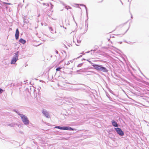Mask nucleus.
I'll return each instance as SVG.
<instances>
[{"mask_svg": "<svg viewBox=\"0 0 149 149\" xmlns=\"http://www.w3.org/2000/svg\"><path fill=\"white\" fill-rule=\"evenodd\" d=\"M11 143L15 145L16 146V147H17L20 146L19 143L18 142L15 141H13Z\"/></svg>", "mask_w": 149, "mask_h": 149, "instance_id": "nucleus-9", "label": "nucleus"}, {"mask_svg": "<svg viewBox=\"0 0 149 149\" xmlns=\"http://www.w3.org/2000/svg\"><path fill=\"white\" fill-rule=\"evenodd\" d=\"M40 88H41L40 87V88H38V95H39V94H40Z\"/></svg>", "mask_w": 149, "mask_h": 149, "instance_id": "nucleus-25", "label": "nucleus"}, {"mask_svg": "<svg viewBox=\"0 0 149 149\" xmlns=\"http://www.w3.org/2000/svg\"><path fill=\"white\" fill-rule=\"evenodd\" d=\"M118 42L120 43V44H121L122 43V42Z\"/></svg>", "mask_w": 149, "mask_h": 149, "instance_id": "nucleus-48", "label": "nucleus"}, {"mask_svg": "<svg viewBox=\"0 0 149 149\" xmlns=\"http://www.w3.org/2000/svg\"><path fill=\"white\" fill-rule=\"evenodd\" d=\"M76 45H77V46H78V45H77V44H76Z\"/></svg>", "mask_w": 149, "mask_h": 149, "instance_id": "nucleus-56", "label": "nucleus"}, {"mask_svg": "<svg viewBox=\"0 0 149 149\" xmlns=\"http://www.w3.org/2000/svg\"><path fill=\"white\" fill-rule=\"evenodd\" d=\"M65 130L75 131V133L78 131V130L77 129L72 128L69 126H65Z\"/></svg>", "mask_w": 149, "mask_h": 149, "instance_id": "nucleus-5", "label": "nucleus"}, {"mask_svg": "<svg viewBox=\"0 0 149 149\" xmlns=\"http://www.w3.org/2000/svg\"><path fill=\"white\" fill-rule=\"evenodd\" d=\"M93 68H92V67H88L87 68H84V69H86V71L87 70H88V69H93Z\"/></svg>", "mask_w": 149, "mask_h": 149, "instance_id": "nucleus-22", "label": "nucleus"}, {"mask_svg": "<svg viewBox=\"0 0 149 149\" xmlns=\"http://www.w3.org/2000/svg\"><path fill=\"white\" fill-rule=\"evenodd\" d=\"M87 61H88L90 64H91L92 65V66H93V64H95V63H92L91 61H89V60L88 59H87L86 60Z\"/></svg>", "mask_w": 149, "mask_h": 149, "instance_id": "nucleus-19", "label": "nucleus"}, {"mask_svg": "<svg viewBox=\"0 0 149 149\" xmlns=\"http://www.w3.org/2000/svg\"><path fill=\"white\" fill-rule=\"evenodd\" d=\"M127 30L126 31V32H127Z\"/></svg>", "mask_w": 149, "mask_h": 149, "instance_id": "nucleus-63", "label": "nucleus"}, {"mask_svg": "<svg viewBox=\"0 0 149 149\" xmlns=\"http://www.w3.org/2000/svg\"><path fill=\"white\" fill-rule=\"evenodd\" d=\"M40 14H39L38 15V17H40Z\"/></svg>", "mask_w": 149, "mask_h": 149, "instance_id": "nucleus-45", "label": "nucleus"}, {"mask_svg": "<svg viewBox=\"0 0 149 149\" xmlns=\"http://www.w3.org/2000/svg\"><path fill=\"white\" fill-rule=\"evenodd\" d=\"M19 52L17 51L15 53V55L13 56L11 61V64H14L18 59Z\"/></svg>", "mask_w": 149, "mask_h": 149, "instance_id": "nucleus-3", "label": "nucleus"}, {"mask_svg": "<svg viewBox=\"0 0 149 149\" xmlns=\"http://www.w3.org/2000/svg\"><path fill=\"white\" fill-rule=\"evenodd\" d=\"M120 2L121 3L122 5H123V3L121 1V0H120Z\"/></svg>", "mask_w": 149, "mask_h": 149, "instance_id": "nucleus-46", "label": "nucleus"}, {"mask_svg": "<svg viewBox=\"0 0 149 149\" xmlns=\"http://www.w3.org/2000/svg\"><path fill=\"white\" fill-rule=\"evenodd\" d=\"M4 91V90L1 88H0V94H1Z\"/></svg>", "mask_w": 149, "mask_h": 149, "instance_id": "nucleus-26", "label": "nucleus"}, {"mask_svg": "<svg viewBox=\"0 0 149 149\" xmlns=\"http://www.w3.org/2000/svg\"><path fill=\"white\" fill-rule=\"evenodd\" d=\"M110 40V39H108V41H109Z\"/></svg>", "mask_w": 149, "mask_h": 149, "instance_id": "nucleus-61", "label": "nucleus"}, {"mask_svg": "<svg viewBox=\"0 0 149 149\" xmlns=\"http://www.w3.org/2000/svg\"><path fill=\"white\" fill-rule=\"evenodd\" d=\"M82 56V55H80V56H79V57H77V58H74L73 60H70V62H71V63H72L73 62V60H75V59H78V58H79L81 57Z\"/></svg>", "mask_w": 149, "mask_h": 149, "instance_id": "nucleus-16", "label": "nucleus"}, {"mask_svg": "<svg viewBox=\"0 0 149 149\" xmlns=\"http://www.w3.org/2000/svg\"><path fill=\"white\" fill-rule=\"evenodd\" d=\"M47 25V23H45V26H46Z\"/></svg>", "mask_w": 149, "mask_h": 149, "instance_id": "nucleus-50", "label": "nucleus"}, {"mask_svg": "<svg viewBox=\"0 0 149 149\" xmlns=\"http://www.w3.org/2000/svg\"><path fill=\"white\" fill-rule=\"evenodd\" d=\"M50 4L51 5V9H52L53 8V7L54 6L51 3H50Z\"/></svg>", "mask_w": 149, "mask_h": 149, "instance_id": "nucleus-34", "label": "nucleus"}, {"mask_svg": "<svg viewBox=\"0 0 149 149\" xmlns=\"http://www.w3.org/2000/svg\"><path fill=\"white\" fill-rule=\"evenodd\" d=\"M131 18H133V16H132V15L131 16Z\"/></svg>", "mask_w": 149, "mask_h": 149, "instance_id": "nucleus-52", "label": "nucleus"}, {"mask_svg": "<svg viewBox=\"0 0 149 149\" xmlns=\"http://www.w3.org/2000/svg\"><path fill=\"white\" fill-rule=\"evenodd\" d=\"M23 20H26V17L25 16H24V17H23Z\"/></svg>", "mask_w": 149, "mask_h": 149, "instance_id": "nucleus-33", "label": "nucleus"}, {"mask_svg": "<svg viewBox=\"0 0 149 149\" xmlns=\"http://www.w3.org/2000/svg\"><path fill=\"white\" fill-rule=\"evenodd\" d=\"M52 55H51V56H50V57H51V58H52Z\"/></svg>", "mask_w": 149, "mask_h": 149, "instance_id": "nucleus-54", "label": "nucleus"}, {"mask_svg": "<svg viewBox=\"0 0 149 149\" xmlns=\"http://www.w3.org/2000/svg\"><path fill=\"white\" fill-rule=\"evenodd\" d=\"M88 20V18H87V20L85 21V26H87L86 31L87 30L88 27V23L87 22V20Z\"/></svg>", "mask_w": 149, "mask_h": 149, "instance_id": "nucleus-14", "label": "nucleus"}, {"mask_svg": "<svg viewBox=\"0 0 149 149\" xmlns=\"http://www.w3.org/2000/svg\"><path fill=\"white\" fill-rule=\"evenodd\" d=\"M83 60H86V59H85V58H83L82 59V61Z\"/></svg>", "mask_w": 149, "mask_h": 149, "instance_id": "nucleus-49", "label": "nucleus"}, {"mask_svg": "<svg viewBox=\"0 0 149 149\" xmlns=\"http://www.w3.org/2000/svg\"><path fill=\"white\" fill-rule=\"evenodd\" d=\"M109 98L110 100L112 101V98L111 97H109Z\"/></svg>", "mask_w": 149, "mask_h": 149, "instance_id": "nucleus-36", "label": "nucleus"}, {"mask_svg": "<svg viewBox=\"0 0 149 149\" xmlns=\"http://www.w3.org/2000/svg\"><path fill=\"white\" fill-rule=\"evenodd\" d=\"M106 95L109 98L110 97L109 95L106 92Z\"/></svg>", "mask_w": 149, "mask_h": 149, "instance_id": "nucleus-27", "label": "nucleus"}, {"mask_svg": "<svg viewBox=\"0 0 149 149\" xmlns=\"http://www.w3.org/2000/svg\"><path fill=\"white\" fill-rule=\"evenodd\" d=\"M78 102L82 104H87L86 103V102H87L86 101H84L82 100H78Z\"/></svg>", "mask_w": 149, "mask_h": 149, "instance_id": "nucleus-11", "label": "nucleus"}, {"mask_svg": "<svg viewBox=\"0 0 149 149\" xmlns=\"http://www.w3.org/2000/svg\"><path fill=\"white\" fill-rule=\"evenodd\" d=\"M55 128H57L61 130V126H56L54 127Z\"/></svg>", "mask_w": 149, "mask_h": 149, "instance_id": "nucleus-18", "label": "nucleus"}, {"mask_svg": "<svg viewBox=\"0 0 149 149\" xmlns=\"http://www.w3.org/2000/svg\"><path fill=\"white\" fill-rule=\"evenodd\" d=\"M77 72H86V69L84 68H82L79 70H77Z\"/></svg>", "mask_w": 149, "mask_h": 149, "instance_id": "nucleus-12", "label": "nucleus"}, {"mask_svg": "<svg viewBox=\"0 0 149 149\" xmlns=\"http://www.w3.org/2000/svg\"><path fill=\"white\" fill-rule=\"evenodd\" d=\"M23 22L24 23H28L29 22V21L27 20H23Z\"/></svg>", "mask_w": 149, "mask_h": 149, "instance_id": "nucleus-28", "label": "nucleus"}, {"mask_svg": "<svg viewBox=\"0 0 149 149\" xmlns=\"http://www.w3.org/2000/svg\"><path fill=\"white\" fill-rule=\"evenodd\" d=\"M61 68V67H58V68H57L56 69V70L57 71H60V70H61V68Z\"/></svg>", "mask_w": 149, "mask_h": 149, "instance_id": "nucleus-20", "label": "nucleus"}, {"mask_svg": "<svg viewBox=\"0 0 149 149\" xmlns=\"http://www.w3.org/2000/svg\"><path fill=\"white\" fill-rule=\"evenodd\" d=\"M90 52V51H88L86 52V53H89V52Z\"/></svg>", "mask_w": 149, "mask_h": 149, "instance_id": "nucleus-51", "label": "nucleus"}, {"mask_svg": "<svg viewBox=\"0 0 149 149\" xmlns=\"http://www.w3.org/2000/svg\"><path fill=\"white\" fill-rule=\"evenodd\" d=\"M15 125V124H13V123H12L11 124H8L7 125L10 126L11 127H13Z\"/></svg>", "mask_w": 149, "mask_h": 149, "instance_id": "nucleus-17", "label": "nucleus"}, {"mask_svg": "<svg viewBox=\"0 0 149 149\" xmlns=\"http://www.w3.org/2000/svg\"><path fill=\"white\" fill-rule=\"evenodd\" d=\"M68 7H65V8L67 9V10H68V9H71V7H70V6H68Z\"/></svg>", "mask_w": 149, "mask_h": 149, "instance_id": "nucleus-31", "label": "nucleus"}, {"mask_svg": "<svg viewBox=\"0 0 149 149\" xmlns=\"http://www.w3.org/2000/svg\"><path fill=\"white\" fill-rule=\"evenodd\" d=\"M19 31L18 28H17L16 30L15 37L16 40H17L19 38Z\"/></svg>", "mask_w": 149, "mask_h": 149, "instance_id": "nucleus-7", "label": "nucleus"}, {"mask_svg": "<svg viewBox=\"0 0 149 149\" xmlns=\"http://www.w3.org/2000/svg\"><path fill=\"white\" fill-rule=\"evenodd\" d=\"M80 6H84V7L85 6V5H84V4H81L80 5Z\"/></svg>", "mask_w": 149, "mask_h": 149, "instance_id": "nucleus-38", "label": "nucleus"}, {"mask_svg": "<svg viewBox=\"0 0 149 149\" xmlns=\"http://www.w3.org/2000/svg\"><path fill=\"white\" fill-rule=\"evenodd\" d=\"M55 33H56V31H55Z\"/></svg>", "mask_w": 149, "mask_h": 149, "instance_id": "nucleus-57", "label": "nucleus"}, {"mask_svg": "<svg viewBox=\"0 0 149 149\" xmlns=\"http://www.w3.org/2000/svg\"><path fill=\"white\" fill-rule=\"evenodd\" d=\"M85 30H86V29H85Z\"/></svg>", "mask_w": 149, "mask_h": 149, "instance_id": "nucleus-62", "label": "nucleus"}, {"mask_svg": "<svg viewBox=\"0 0 149 149\" xmlns=\"http://www.w3.org/2000/svg\"><path fill=\"white\" fill-rule=\"evenodd\" d=\"M83 63H81L77 65V67H81L83 65Z\"/></svg>", "mask_w": 149, "mask_h": 149, "instance_id": "nucleus-24", "label": "nucleus"}, {"mask_svg": "<svg viewBox=\"0 0 149 149\" xmlns=\"http://www.w3.org/2000/svg\"><path fill=\"white\" fill-rule=\"evenodd\" d=\"M31 88H30V90H31Z\"/></svg>", "mask_w": 149, "mask_h": 149, "instance_id": "nucleus-55", "label": "nucleus"}, {"mask_svg": "<svg viewBox=\"0 0 149 149\" xmlns=\"http://www.w3.org/2000/svg\"><path fill=\"white\" fill-rule=\"evenodd\" d=\"M41 24L42 26H43V23H42V22H41Z\"/></svg>", "mask_w": 149, "mask_h": 149, "instance_id": "nucleus-47", "label": "nucleus"}, {"mask_svg": "<svg viewBox=\"0 0 149 149\" xmlns=\"http://www.w3.org/2000/svg\"><path fill=\"white\" fill-rule=\"evenodd\" d=\"M82 85H84L85 86V85H84V84H82Z\"/></svg>", "mask_w": 149, "mask_h": 149, "instance_id": "nucleus-60", "label": "nucleus"}, {"mask_svg": "<svg viewBox=\"0 0 149 149\" xmlns=\"http://www.w3.org/2000/svg\"><path fill=\"white\" fill-rule=\"evenodd\" d=\"M124 42H126V43H127V42L126 41H124Z\"/></svg>", "mask_w": 149, "mask_h": 149, "instance_id": "nucleus-53", "label": "nucleus"}, {"mask_svg": "<svg viewBox=\"0 0 149 149\" xmlns=\"http://www.w3.org/2000/svg\"><path fill=\"white\" fill-rule=\"evenodd\" d=\"M19 41L20 43L23 44L25 43L26 42V41L25 40L23 39L22 38H20L19 39Z\"/></svg>", "mask_w": 149, "mask_h": 149, "instance_id": "nucleus-10", "label": "nucleus"}, {"mask_svg": "<svg viewBox=\"0 0 149 149\" xmlns=\"http://www.w3.org/2000/svg\"><path fill=\"white\" fill-rule=\"evenodd\" d=\"M65 126H61V130H65Z\"/></svg>", "mask_w": 149, "mask_h": 149, "instance_id": "nucleus-29", "label": "nucleus"}, {"mask_svg": "<svg viewBox=\"0 0 149 149\" xmlns=\"http://www.w3.org/2000/svg\"><path fill=\"white\" fill-rule=\"evenodd\" d=\"M42 113L44 116L47 118H49L50 116L49 115V113L46 110L43 109L42 110Z\"/></svg>", "mask_w": 149, "mask_h": 149, "instance_id": "nucleus-6", "label": "nucleus"}, {"mask_svg": "<svg viewBox=\"0 0 149 149\" xmlns=\"http://www.w3.org/2000/svg\"><path fill=\"white\" fill-rule=\"evenodd\" d=\"M64 52H65V53H66L65 51H64Z\"/></svg>", "mask_w": 149, "mask_h": 149, "instance_id": "nucleus-59", "label": "nucleus"}, {"mask_svg": "<svg viewBox=\"0 0 149 149\" xmlns=\"http://www.w3.org/2000/svg\"><path fill=\"white\" fill-rule=\"evenodd\" d=\"M49 30L51 31H52V32H51V33H53V32H52V31H53V30L52 27H49Z\"/></svg>", "mask_w": 149, "mask_h": 149, "instance_id": "nucleus-23", "label": "nucleus"}, {"mask_svg": "<svg viewBox=\"0 0 149 149\" xmlns=\"http://www.w3.org/2000/svg\"><path fill=\"white\" fill-rule=\"evenodd\" d=\"M42 4L43 5H46V3H42Z\"/></svg>", "mask_w": 149, "mask_h": 149, "instance_id": "nucleus-42", "label": "nucleus"}, {"mask_svg": "<svg viewBox=\"0 0 149 149\" xmlns=\"http://www.w3.org/2000/svg\"><path fill=\"white\" fill-rule=\"evenodd\" d=\"M19 115L21 118L22 121L25 125H27L29 124V121L27 116L21 114H19Z\"/></svg>", "mask_w": 149, "mask_h": 149, "instance_id": "nucleus-2", "label": "nucleus"}, {"mask_svg": "<svg viewBox=\"0 0 149 149\" xmlns=\"http://www.w3.org/2000/svg\"><path fill=\"white\" fill-rule=\"evenodd\" d=\"M13 111L14 112H15V113H17L18 114V115H19V114H20L17 109H14L13 110Z\"/></svg>", "mask_w": 149, "mask_h": 149, "instance_id": "nucleus-15", "label": "nucleus"}, {"mask_svg": "<svg viewBox=\"0 0 149 149\" xmlns=\"http://www.w3.org/2000/svg\"><path fill=\"white\" fill-rule=\"evenodd\" d=\"M70 61H69L68 62V63H67V65H69V64H70Z\"/></svg>", "mask_w": 149, "mask_h": 149, "instance_id": "nucleus-40", "label": "nucleus"}, {"mask_svg": "<svg viewBox=\"0 0 149 149\" xmlns=\"http://www.w3.org/2000/svg\"><path fill=\"white\" fill-rule=\"evenodd\" d=\"M108 90L112 94H113L114 95V94L113 93V92L110 88H108Z\"/></svg>", "mask_w": 149, "mask_h": 149, "instance_id": "nucleus-21", "label": "nucleus"}, {"mask_svg": "<svg viewBox=\"0 0 149 149\" xmlns=\"http://www.w3.org/2000/svg\"><path fill=\"white\" fill-rule=\"evenodd\" d=\"M98 48V47L97 46H95L94 47L95 48L93 50L92 49L91 50V51H93V52L95 53V51Z\"/></svg>", "mask_w": 149, "mask_h": 149, "instance_id": "nucleus-13", "label": "nucleus"}, {"mask_svg": "<svg viewBox=\"0 0 149 149\" xmlns=\"http://www.w3.org/2000/svg\"><path fill=\"white\" fill-rule=\"evenodd\" d=\"M93 69L98 72H103L107 73L108 70L105 67L100 64H95L93 65Z\"/></svg>", "mask_w": 149, "mask_h": 149, "instance_id": "nucleus-1", "label": "nucleus"}, {"mask_svg": "<svg viewBox=\"0 0 149 149\" xmlns=\"http://www.w3.org/2000/svg\"><path fill=\"white\" fill-rule=\"evenodd\" d=\"M86 15L87 16V18H88V10L86 11Z\"/></svg>", "mask_w": 149, "mask_h": 149, "instance_id": "nucleus-32", "label": "nucleus"}, {"mask_svg": "<svg viewBox=\"0 0 149 149\" xmlns=\"http://www.w3.org/2000/svg\"><path fill=\"white\" fill-rule=\"evenodd\" d=\"M46 5H47V6H49V3H46Z\"/></svg>", "mask_w": 149, "mask_h": 149, "instance_id": "nucleus-41", "label": "nucleus"}, {"mask_svg": "<svg viewBox=\"0 0 149 149\" xmlns=\"http://www.w3.org/2000/svg\"><path fill=\"white\" fill-rule=\"evenodd\" d=\"M55 52L56 53V54H58V52L57 50H55Z\"/></svg>", "mask_w": 149, "mask_h": 149, "instance_id": "nucleus-37", "label": "nucleus"}, {"mask_svg": "<svg viewBox=\"0 0 149 149\" xmlns=\"http://www.w3.org/2000/svg\"><path fill=\"white\" fill-rule=\"evenodd\" d=\"M77 42L78 44H79V43H80V42H81V41L79 40H78V39H77Z\"/></svg>", "mask_w": 149, "mask_h": 149, "instance_id": "nucleus-30", "label": "nucleus"}, {"mask_svg": "<svg viewBox=\"0 0 149 149\" xmlns=\"http://www.w3.org/2000/svg\"><path fill=\"white\" fill-rule=\"evenodd\" d=\"M4 3L5 4H7V5H10L11 4V3H10L5 2V3Z\"/></svg>", "mask_w": 149, "mask_h": 149, "instance_id": "nucleus-35", "label": "nucleus"}, {"mask_svg": "<svg viewBox=\"0 0 149 149\" xmlns=\"http://www.w3.org/2000/svg\"><path fill=\"white\" fill-rule=\"evenodd\" d=\"M114 130L116 131L117 133L120 136H123L124 135V132L122 129L119 127L114 128Z\"/></svg>", "mask_w": 149, "mask_h": 149, "instance_id": "nucleus-4", "label": "nucleus"}, {"mask_svg": "<svg viewBox=\"0 0 149 149\" xmlns=\"http://www.w3.org/2000/svg\"><path fill=\"white\" fill-rule=\"evenodd\" d=\"M32 89H33L34 91V92H35V91H36V90H35V89L33 88V87Z\"/></svg>", "mask_w": 149, "mask_h": 149, "instance_id": "nucleus-43", "label": "nucleus"}, {"mask_svg": "<svg viewBox=\"0 0 149 149\" xmlns=\"http://www.w3.org/2000/svg\"><path fill=\"white\" fill-rule=\"evenodd\" d=\"M20 133L21 134H24V133L23 132H22V131H20Z\"/></svg>", "mask_w": 149, "mask_h": 149, "instance_id": "nucleus-44", "label": "nucleus"}, {"mask_svg": "<svg viewBox=\"0 0 149 149\" xmlns=\"http://www.w3.org/2000/svg\"><path fill=\"white\" fill-rule=\"evenodd\" d=\"M111 123L113 127H118V125L114 120H113L111 121Z\"/></svg>", "mask_w": 149, "mask_h": 149, "instance_id": "nucleus-8", "label": "nucleus"}, {"mask_svg": "<svg viewBox=\"0 0 149 149\" xmlns=\"http://www.w3.org/2000/svg\"><path fill=\"white\" fill-rule=\"evenodd\" d=\"M85 8V9H86V10H87V7L86 6H84Z\"/></svg>", "mask_w": 149, "mask_h": 149, "instance_id": "nucleus-39", "label": "nucleus"}, {"mask_svg": "<svg viewBox=\"0 0 149 149\" xmlns=\"http://www.w3.org/2000/svg\"><path fill=\"white\" fill-rule=\"evenodd\" d=\"M63 27L64 28V26H63ZM66 29V27L65 28V29Z\"/></svg>", "mask_w": 149, "mask_h": 149, "instance_id": "nucleus-58", "label": "nucleus"}]
</instances>
